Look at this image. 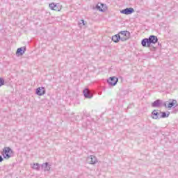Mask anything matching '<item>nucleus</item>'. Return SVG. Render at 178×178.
<instances>
[{
  "label": "nucleus",
  "instance_id": "nucleus-15",
  "mask_svg": "<svg viewBox=\"0 0 178 178\" xmlns=\"http://www.w3.org/2000/svg\"><path fill=\"white\" fill-rule=\"evenodd\" d=\"M112 41H113V42H115V44H118V42H119V41H120V35H119L118 33L113 35L112 37Z\"/></svg>",
  "mask_w": 178,
  "mask_h": 178
},
{
  "label": "nucleus",
  "instance_id": "nucleus-17",
  "mask_svg": "<svg viewBox=\"0 0 178 178\" xmlns=\"http://www.w3.org/2000/svg\"><path fill=\"white\" fill-rule=\"evenodd\" d=\"M41 165L39 163H33L32 165V169H35V170H40Z\"/></svg>",
  "mask_w": 178,
  "mask_h": 178
},
{
  "label": "nucleus",
  "instance_id": "nucleus-4",
  "mask_svg": "<svg viewBox=\"0 0 178 178\" xmlns=\"http://www.w3.org/2000/svg\"><path fill=\"white\" fill-rule=\"evenodd\" d=\"M107 81L109 86H116V84H118V81H119V79L116 76H112L110 77Z\"/></svg>",
  "mask_w": 178,
  "mask_h": 178
},
{
  "label": "nucleus",
  "instance_id": "nucleus-25",
  "mask_svg": "<svg viewBox=\"0 0 178 178\" xmlns=\"http://www.w3.org/2000/svg\"><path fill=\"white\" fill-rule=\"evenodd\" d=\"M158 45H159L161 47V44L160 43H158Z\"/></svg>",
  "mask_w": 178,
  "mask_h": 178
},
{
  "label": "nucleus",
  "instance_id": "nucleus-1",
  "mask_svg": "<svg viewBox=\"0 0 178 178\" xmlns=\"http://www.w3.org/2000/svg\"><path fill=\"white\" fill-rule=\"evenodd\" d=\"M156 42H158V37L152 35L149 38L143 39L141 41V45L142 47L149 48V47H151V44H156Z\"/></svg>",
  "mask_w": 178,
  "mask_h": 178
},
{
  "label": "nucleus",
  "instance_id": "nucleus-13",
  "mask_svg": "<svg viewBox=\"0 0 178 178\" xmlns=\"http://www.w3.org/2000/svg\"><path fill=\"white\" fill-rule=\"evenodd\" d=\"M160 112V119H165V118H169V115H170V112H163V111H159Z\"/></svg>",
  "mask_w": 178,
  "mask_h": 178
},
{
  "label": "nucleus",
  "instance_id": "nucleus-20",
  "mask_svg": "<svg viewBox=\"0 0 178 178\" xmlns=\"http://www.w3.org/2000/svg\"><path fill=\"white\" fill-rule=\"evenodd\" d=\"M129 38H128L126 36L120 37V41H122V42L127 41V40H129Z\"/></svg>",
  "mask_w": 178,
  "mask_h": 178
},
{
  "label": "nucleus",
  "instance_id": "nucleus-10",
  "mask_svg": "<svg viewBox=\"0 0 178 178\" xmlns=\"http://www.w3.org/2000/svg\"><path fill=\"white\" fill-rule=\"evenodd\" d=\"M83 95L85 98L91 99V98H92V93H91V92H90V90H88V88H85L83 90Z\"/></svg>",
  "mask_w": 178,
  "mask_h": 178
},
{
  "label": "nucleus",
  "instance_id": "nucleus-9",
  "mask_svg": "<svg viewBox=\"0 0 178 178\" xmlns=\"http://www.w3.org/2000/svg\"><path fill=\"white\" fill-rule=\"evenodd\" d=\"M26 47H22L17 49L16 56H23L24 55V52H26Z\"/></svg>",
  "mask_w": 178,
  "mask_h": 178
},
{
  "label": "nucleus",
  "instance_id": "nucleus-2",
  "mask_svg": "<svg viewBox=\"0 0 178 178\" xmlns=\"http://www.w3.org/2000/svg\"><path fill=\"white\" fill-rule=\"evenodd\" d=\"M1 155H3L4 159H9L13 156V150L9 147H6L3 149Z\"/></svg>",
  "mask_w": 178,
  "mask_h": 178
},
{
  "label": "nucleus",
  "instance_id": "nucleus-8",
  "mask_svg": "<svg viewBox=\"0 0 178 178\" xmlns=\"http://www.w3.org/2000/svg\"><path fill=\"white\" fill-rule=\"evenodd\" d=\"M120 13H122V15H131V13H134V8H127L123 9L120 11Z\"/></svg>",
  "mask_w": 178,
  "mask_h": 178
},
{
  "label": "nucleus",
  "instance_id": "nucleus-18",
  "mask_svg": "<svg viewBox=\"0 0 178 178\" xmlns=\"http://www.w3.org/2000/svg\"><path fill=\"white\" fill-rule=\"evenodd\" d=\"M101 6H102V8H104V4H102V3H98L97 5V6H96V8H97V10H99V12H104V9H102V8H101Z\"/></svg>",
  "mask_w": 178,
  "mask_h": 178
},
{
  "label": "nucleus",
  "instance_id": "nucleus-21",
  "mask_svg": "<svg viewBox=\"0 0 178 178\" xmlns=\"http://www.w3.org/2000/svg\"><path fill=\"white\" fill-rule=\"evenodd\" d=\"M81 24H83V26H86V24L84 19H81V22H79V26H81Z\"/></svg>",
  "mask_w": 178,
  "mask_h": 178
},
{
  "label": "nucleus",
  "instance_id": "nucleus-6",
  "mask_svg": "<svg viewBox=\"0 0 178 178\" xmlns=\"http://www.w3.org/2000/svg\"><path fill=\"white\" fill-rule=\"evenodd\" d=\"M163 104V101L161 99H156L153 103H152V108H161Z\"/></svg>",
  "mask_w": 178,
  "mask_h": 178
},
{
  "label": "nucleus",
  "instance_id": "nucleus-5",
  "mask_svg": "<svg viewBox=\"0 0 178 178\" xmlns=\"http://www.w3.org/2000/svg\"><path fill=\"white\" fill-rule=\"evenodd\" d=\"M46 92H47V90H45V88L44 87H39L36 88L35 94L39 97H42V95H44Z\"/></svg>",
  "mask_w": 178,
  "mask_h": 178
},
{
  "label": "nucleus",
  "instance_id": "nucleus-16",
  "mask_svg": "<svg viewBox=\"0 0 178 178\" xmlns=\"http://www.w3.org/2000/svg\"><path fill=\"white\" fill-rule=\"evenodd\" d=\"M119 35H123L124 37H128V38H130V32L127 31H120L118 33Z\"/></svg>",
  "mask_w": 178,
  "mask_h": 178
},
{
  "label": "nucleus",
  "instance_id": "nucleus-7",
  "mask_svg": "<svg viewBox=\"0 0 178 178\" xmlns=\"http://www.w3.org/2000/svg\"><path fill=\"white\" fill-rule=\"evenodd\" d=\"M161 110H154L152 112V119L158 120L161 119Z\"/></svg>",
  "mask_w": 178,
  "mask_h": 178
},
{
  "label": "nucleus",
  "instance_id": "nucleus-19",
  "mask_svg": "<svg viewBox=\"0 0 178 178\" xmlns=\"http://www.w3.org/2000/svg\"><path fill=\"white\" fill-rule=\"evenodd\" d=\"M2 86H5V79L0 77V87H2Z\"/></svg>",
  "mask_w": 178,
  "mask_h": 178
},
{
  "label": "nucleus",
  "instance_id": "nucleus-3",
  "mask_svg": "<svg viewBox=\"0 0 178 178\" xmlns=\"http://www.w3.org/2000/svg\"><path fill=\"white\" fill-rule=\"evenodd\" d=\"M87 162L90 165H95V163H98V160L97 159V157L94 155H90L87 158Z\"/></svg>",
  "mask_w": 178,
  "mask_h": 178
},
{
  "label": "nucleus",
  "instance_id": "nucleus-23",
  "mask_svg": "<svg viewBox=\"0 0 178 178\" xmlns=\"http://www.w3.org/2000/svg\"><path fill=\"white\" fill-rule=\"evenodd\" d=\"M3 162V157L0 155V163Z\"/></svg>",
  "mask_w": 178,
  "mask_h": 178
},
{
  "label": "nucleus",
  "instance_id": "nucleus-22",
  "mask_svg": "<svg viewBox=\"0 0 178 178\" xmlns=\"http://www.w3.org/2000/svg\"><path fill=\"white\" fill-rule=\"evenodd\" d=\"M168 104H169V101H167V102H163L162 106H164L165 108H168Z\"/></svg>",
  "mask_w": 178,
  "mask_h": 178
},
{
  "label": "nucleus",
  "instance_id": "nucleus-14",
  "mask_svg": "<svg viewBox=\"0 0 178 178\" xmlns=\"http://www.w3.org/2000/svg\"><path fill=\"white\" fill-rule=\"evenodd\" d=\"M49 163H44L43 164H42L41 168L42 169V170H44V172H48L49 170H51V167L48 165Z\"/></svg>",
  "mask_w": 178,
  "mask_h": 178
},
{
  "label": "nucleus",
  "instance_id": "nucleus-11",
  "mask_svg": "<svg viewBox=\"0 0 178 178\" xmlns=\"http://www.w3.org/2000/svg\"><path fill=\"white\" fill-rule=\"evenodd\" d=\"M177 100L176 99H170L168 101V108H176V106H177Z\"/></svg>",
  "mask_w": 178,
  "mask_h": 178
},
{
  "label": "nucleus",
  "instance_id": "nucleus-12",
  "mask_svg": "<svg viewBox=\"0 0 178 178\" xmlns=\"http://www.w3.org/2000/svg\"><path fill=\"white\" fill-rule=\"evenodd\" d=\"M50 9L51 10H56L57 12H59L60 10L59 9V6L58 4H55V3H51L49 5Z\"/></svg>",
  "mask_w": 178,
  "mask_h": 178
},
{
  "label": "nucleus",
  "instance_id": "nucleus-24",
  "mask_svg": "<svg viewBox=\"0 0 178 178\" xmlns=\"http://www.w3.org/2000/svg\"><path fill=\"white\" fill-rule=\"evenodd\" d=\"M177 112H178V110H177V111L175 110V111H174V113H177Z\"/></svg>",
  "mask_w": 178,
  "mask_h": 178
}]
</instances>
